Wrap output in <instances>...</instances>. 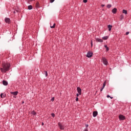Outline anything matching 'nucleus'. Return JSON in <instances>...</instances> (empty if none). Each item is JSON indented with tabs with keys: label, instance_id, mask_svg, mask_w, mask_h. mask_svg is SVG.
<instances>
[{
	"label": "nucleus",
	"instance_id": "obj_31",
	"mask_svg": "<svg viewBox=\"0 0 131 131\" xmlns=\"http://www.w3.org/2000/svg\"><path fill=\"white\" fill-rule=\"evenodd\" d=\"M76 102H78V97H76Z\"/></svg>",
	"mask_w": 131,
	"mask_h": 131
},
{
	"label": "nucleus",
	"instance_id": "obj_13",
	"mask_svg": "<svg viewBox=\"0 0 131 131\" xmlns=\"http://www.w3.org/2000/svg\"><path fill=\"white\" fill-rule=\"evenodd\" d=\"M107 27L108 28V31H111V29H112V25H109L107 26Z\"/></svg>",
	"mask_w": 131,
	"mask_h": 131
},
{
	"label": "nucleus",
	"instance_id": "obj_21",
	"mask_svg": "<svg viewBox=\"0 0 131 131\" xmlns=\"http://www.w3.org/2000/svg\"><path fill=\"white\" fill-rule=\"evenodd\" d=\"M104 48H106V50L107 51H109V48H108V47L106 45H104Z\"/></svg>",
	"mask_w": 131,
	"mask_h": 131
},
{
	"label": "nucleus",
	"instance_id": "obj_32",
	"mask_svg": "<svg viewBox=\"0 0 131 131\" xmlns=\"http://www.w3.org/2000/svg\"><path fill=\"white\" fill-rule=\"evenodd\" d=\"M85 126L86 127H89V124H85Z\"/></svg>",
	"mask_w": 131,
	"mask_h": 131
},
{
	"label": "nucleus",
	"instance_id": "obj_38",
	"mask_svg": "<svg viewBox=\"0 0 131 131\" xmlns=\"http://www.w3.org/2000/svg\"><path fill=\"white\" fill-rule=\"evenodd\" d=\"M110 98H111V99H113V97H110Z\"/></svg>",
	"mask_w": 131,
	"mask_h": 131
},
{
	"label": "nucleus",
	"instance_id": "obj_5",
	"mask_svg": "<svg viewBox=\"0 0 131 131\" xmlns=\"http://www.w3.org/2000/svg\"><path fill=\"white\" fill-rule=\"evenodd\" d=\"M58 126L59 127L60 129L63 130L64 129V128H65V127L64 126V125L61 124L60 123H58Z\"/></svg>",
	"mask_w": 131,
	"mask_h": 131
},
{
	"label": "nucleus",
	"instance_id": "obj_8",
	"mask_svg": "<svg viewBox=\"0 0 131 131\" xmlns=\"http://www.w3.org/2000/svg\"><path fill=\"white\" fill-rule=\"evenodd\" d=\"M77 91L79 95H81V89L80 88L77 87Z\"/></svg>",
	"mask_w": 131,
	"mask_h": 131
},
{
	"label": "nucleus",
	"instance_id": "obj_15",
	"mask_svg": "<svg viewBox=\"0 0 131 131\" xmlns=\"http://www.w3.org/2000/svg\"><path fill=\"white\" fill-rule=\"evenodd\" d=\"M96 41H98V42H103V40L100 38H97Z\"/></svg>",
	"mask_w": 131,
	"mask_h": 131
},
{
	"label": "nucleus",
	"instance_id": "obj_34",
	"mask_svg": "<svg viewBox=\"0 0 131 131\" xmlns=\"http://www.w3.org/2000/svg\"><path fill=\"white\" fill-rule=\"evenodd\" d=\"M77 97L78 98V96H79V93H77L76 94Z\"/></svg>",
	"mask_w": 131,
	"mask_h": 131
},
{
	"label": "nucleus",
	"instance_id": "obj_10",
	"mask_svg": "<svg viewBox=\"0 0 131 131\" xmlns=\"http://www.w3.org/2000/svg\"><path fill=\"white\" fill-rule=\"evenodd\" d=\"M98 115V112L97 111H94L93 112V117H96V116Z\"/></svg>",
	"mask_w": 131,
	"mask_h": 131
},
{
	"label": "nucleus",
	"instance_id": "obj_39",
	"mask_svg": "<svg viewBox=\"0 0 131 131\" xmlns=\"http://www.w3.org/2000/svg\"><path fill=\"white\" fill-rule=\"evenodd\" d=\"M43 124H43V122H42V125H43Z\"/></svg>",
	"mask_w": 131,
	"mask_h": 131
},
{
	"label": "nucleus",
	"instance_id": "obj_36",
	"mask_svg": "<svg viewBox=\"0 0 131 131\" xmlns=\"http://www.w3.org/2000/svg\"><path fill=\"white\" fill-rule=\"evenodd\" d=\"M91 47H93V41H91Z\"/></svg>",
	"mask_w": 131,
	"mask_h": 131
},
{
	"label": "nucleus",
	"instance_id": "obj_33",
	"mask_svg": "<svg viewBox=\"0 0 131 131\" xmlns=\"http://www.w3.org/2000/svg\"><path fill=\"white\" fill-rule=\"evenodd\" d=\"M101 7H102V8H104V7H105V5L102 4V5H101Z\"/></svg>",
	"mask_w": 131,
	"mask_h": 131
},
{
	"label": "nucleus",
	"instance_id": "obj_35",
	"mask_svg": "<svg viewBox=\"0 0 131 131\" xmlns=\"http://www.w3.org/2000/svg\"><path fill=\"white\" fill-rule=\"evenodd\" d=\"M88 128H85L83 131H88Z\"/></svg>",
	"mask_w": 131,
	"mask_h": 131
},
{
	"label": "nucleus",
	"instance_id": "obj_28",
	"mask_svg": "<svg viewBox=\"0 0 131 131\" xmlns=\"http://www.w3.org/2000/svg\"><path fill=\"white\" fill-rule=\"evenodd\" d=\"M55 2V0H50V3H54Z\"/></svg>",
	"mask_w": 131,
	"mask_h": 131
},
{
	"label": "nucleus",
	"instance_id": "obj_9",
	"mask_svg": "<svg viewBox=\"0 0 131 131\" xmlns=\"http://www.w3.org/2000/svg\"><path fill=\"white\" fill-rule=\"evenodd\" d=\"M112 12L113 14H116V13L117 12V9L116 8L113 9Z\"/></svg>",
	"mask_w": 131,
	"mask_h": 131
},
{
	"label": "nucleus",
	"instance_id": "obj_26",
	"mask_svg": "<svg viewBox=\"0 0 131 131\" xmlns=\"http://www.w3.org/2000/svg\"><path fill=\"white\" fill-rule=\"evenodd\" d=\"M45 75L46 77L48 76V72L45 71Z\"/></svg>",
	"mask_w": 131,
	"mask_h": 131
},
{
	"label": "nucleus",
	"instance_id": "obj_19",
	"mask_svg": "<svg viewBox=\"0 0 131 131\" xmlns=\"http://www.w3.org/2000/svg\"><path fill=\"white\" fill-rule=\"evenodd\" d=\"M122 12L123 14H125V15H126L127 14V11H126V10H124V9L123 10Z\"/></svg>",
	"mask_w": 131,
	"mask_h": 131
},
{
	"label": "nucleus",
	"instance_id": "obj_18",
	"mask_svg": "<svg viewBox=\"0 0 131 131\" xmlns=\"http://www.w3.org/2000/svg\"><path fill=\"white\" fill-rule=\"evenodd\" d=\"M28 10H32V9H33V7H32V5H29L28 7Z\"/></svg>",
	"mask_w": 131,
	"mask_h": 131
},
{
	"label": "nucleus",
	"instance_id": "obj_1",
	"mask_svg": "<svg viewBox=\"0 0 131 131\" xmlns=\"http://www.w3.org/2000/svg\"><path fill=\"white\" fill-rule=\"evenodd\" d=\"M10 67H11L10 63L3 62L2 63V67L0 68V70L2 73H6L7 71H9Z\"/></svg>",
	"mask_w": 131,
	"mask_h": 131
},
{
	"label": "nucleus",
	"instance_id": "obj_29",
	"mask_svg": "<svg viewBox=\"0 0 131 131\" xmlns=\"http://www.w3.org/2000/svg\"><path fill=\"white\" fill-rule=\"evenodd\" d=\"M16 12H17V13H18V10H15L13 12L14 14H16Z\"/></svg>",
	"mask_w": 131,
	"mask_h": 131
},
{
	"label": "nucleus",
	"instance_id": "obj_2",
	"mask_svg": "<svg viewBox=\"0 0 131 131\" xmlns=\"http://www.w3.org/2000/svg\"><path fill=\"white\" fill-rule=\"evenodd\" d=\"M101 62H102L103 64H104V65L105 66L108 65V60H107V59L105 57H102L101 58Z\"/></svg>",
	"mask_w": 131,
	"mask_h": 131
},
{
	"label": "nucleus",
	"instance_id": "obj_3",
	"mask_svg": "<svg viewBox=\"0 0 131 131\" xmlns=\"http://www.w3.org/2000/svg\"><path fill=\"white\" fill-rule=\"evenodd\" d=\"M93 56V52L89 51L86 54L87 58H92Z\"/></svg>",
	"mask_w": 131,
	"mask_h": 131
},
{
	"label": "nucleus",
	"instance_id": "obj_4",
	"mask_svg": "<svg viewBox=\"0 0 131 131\" xmlns=\"http://www.w3.org/2000/svg\"><path fill=\"white\" fill-rule=\"evenodd\" d=\"M119 120H124L125 119V117L123 115H120L119 116Z\"/></svg>",
	"mask_w": 131,
	"mask_h": 131
},
{
	"label": "nucleus",
	"instance_id": "obj_27",
	"mask_svg": "<svg viewBox=\"0 0 131 131\" xmlns=\"http://www.w3.org/2000/svg\"><path fill=\"white\" fill-rule=\"evenodd\" d=\"M83 2L85 4L86 3H88V0H83Z\"/></svg>",
	"mask_w": 131,
	"mask_h": 131
},
{
	"label": "nucleus",
	"instance_id": "obj_40",
	"mask_svg": "<svg viewBox=\"0 0 131 131\" xmlns=\"http://www.w3.org/2000/svg\"><path fill=\"white\" fill-rule=\"evenodd\" d=\"M31 1H35V0H31Z\"/></svg>",
	"mask_w": 131,
	"mask_h": 131
},
{
	"label": "nucleus",
	"instance_id": "obj_11",
	"mask_svg": "<svg viewBox=\"0 0 131 131\" xmlns=\"http://www.w3.org/2000/svg\"><path fill=\"white\" fill-rule=\"evenodd\" d=\"M11 95H13L14 96H17L18 95V91L15 92H11Z\"/></svg>",
	"mask_w": 131,
	"mask_h": 131
},
{
	"label": "nucleus",
	"instance_id": "obj_12",
	"mask_svg": "<svg viewBox=\"0 0 131 131\" xmlns=\"http://www.w3.org/2000/svg\"><path fill=\"white\" fill-rule=\"evenodd\" d=\"M3 84L4 85H8V81H6V80H3Z\"/></svg>",
	"mask_w": 131,
	"mask_h": 131
},
{
	"label": "nucleus",
	"instance_id": "obj_20",
	"mask_svg": "<svg viewBox=\"0 0 131 131\" xmlns=\"http://www.w3.org/2000/svg\"><path fill=\"white\" fill-rule=\"evenodd\" d=\"M111 7H112V5L111 4H108L106 6V8H107V9H110V8H111Z\"/></svg>",
	"mask_w": 131,
	"mask_h": 131
},
{
	"label": "nucleus",
	"instance_id": "obj_24",
	"mask_svg": "<svg viewBox=\"0 0 131 131\" xmlns=\"http://www.w3.org/2000/svg\"><path fill=\"white\" fill-rule=\"evenodd\" d=\"M51 116H52V117H55V114L52 113V114H51Z\"/></svg>",
	"mask_w": 131,
	"mask_h": 131
},
{
	"label": "nucleus",
	"instance_id": "obj_22",
	"mask_svg": "<svg viewBox=\"0 0 131 131\" xmlns=\"http://www.w3.org/2000/svg\"><path fill=\"white\" fill-rule=\"evenodd\" d=\"M31 114H32L33 115L35 116V115H36V112H35V111H33L31 112Z\"/></svg>",
	"mask_w": 131,
	"mask_h": 131
},
{
	"label": "nucleus",
	"instance_id": "obj_23",
	"mask_svg": "<svg viewBox=\"0 0 131 131\" xmlns=\"http://www.w3.org/2000/svg\"><path fill=\"white\" fill-rule=\"evenodd\" d=\"M55 26H56V24H54L53 26H51L50 27L51 28H55Z\"/></svg>",
	"mask_w": 131,
	"mask_h": 131
},
{
	"label": "nucleus",
	"instance_id": "obj_16",
	"mask_svg": "<svg viewBox=\"0 0 131 131\" xmlns=\"http://www.w3.org/2000/svg\"><path fill=\"white\" fill-rule=\"evenodd\" d=\"M123 18H124V16L123 15V14H121L119 17L120 20L122 21Z\"/></svg>",
	"mask_w": 131,
	"mask_h": 131
},
{
	"label": "nucleus",
	"instance_id": "obj_30",
	"mask_svg": "<svg viewBox=\"0 0 131 131\" xmlns=\"http://www.w3.org/2000/svg\"><path fill=\"white\" fill-rule=\"evenodd\" d=\"M128 34H129V32H127L126 33V35H128Z\"/></svg>",
	"mask_w": 131,
	"mask_h": 131
},
{
	"label": "nucleus",
	"instance_id": "obj_25",
	"mask_svg": "<svg viewBox=\"0 0 131 131\" xmlns=\"http://www.w3.org/2000/svg\"><path fill=\"white\" fill-rule=\"evenodd\" d=\"M55 100V98L54 97H52V98H51V101H52V102H53V101Z\"/></svg>",
	"mask_w": 131,
	"mask_h": 131
},
{
	"label": "nucleus",
	"instance_id": "obj_6",
	"mask_svg": "<svg viewBox=\"0 0 131 131\" xmlns=\"http://www.w3.org/2000/svg\"><path fill=\"white\" fill-rule=\"evenodd\" d=\"M5 21L6 23H8V24H10L11 23V19H10L9 18H6L5 19Z\"/></svg>",
	"mask_w": 131,
	"mask_h": 131
},
{
	"label": "nucleus",
	"instance_id": "obj_37",
	"mask_svg": "<svg viewBox=\"0 0 131 131\" xmlns=\"http://www.w3.org/2000/svg\"><path fill=\"white\" fill-rule=\"evenodd\" d=\"M107 98H110V95H107Z\"/></svg>",
	"mask_w": 131,
	"mask_h": 131
},
{
	"label": "nucleus",
	"instance_id": "obj_14",
	"mask_svg": "<svg viewBox=\"0 0 131 131\" xmlns=\"http://www.w3.org/2000/svg\"><path fill=\"white\" fill-rule=\"evenodd\" d=\"M1 98H2V99H4V98H6V94L1 93Z\"/></svg>",
	"mask_w": 131,
	"mask_h": 131
},
{
	"label": "nucleus",
	"instance_id": "obj_17",
	"mask_svg": "<svg viewBox=\"0 0 131 131\" xmlns=\"http://www.w3.org/2000/svg\"><path fill=\"white\" fill-rule=\"evenodd\" d=\"M109 37L108 36H104L102 37V39H104V40H107V39Z\"/></svg>",
	"mask_w": 131,
	"mask_h": 131
},
{
	"label": "nucleus",
	"instance_id": "obj_7",
	"mask_svg": "<svg viewBox=\"0 0 131 131\" xmlns=\"http://www.w3.org/2000/svg\"><path fill=\"white\" fill-rule=\"evenodd\" d=\"M106 86V82H104L102 88L100 89V92H102L104 88Z\"/></svg>",
	"mask_w": 131,
	"mask_h": 131
}]
</instances>
